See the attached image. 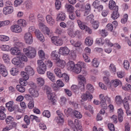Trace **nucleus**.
I'll list each match as a JSON object with an SVG mask.
<instances>
[{
  "label": "nucleus",
  "mask_w": 131,
  "mask_h": 131,
  "mask_svg": "<svg viewBox=\"0 0 131 131\" xmlns=\"http://www.w3.org/2000/svg\"><path fill=\"white\" fill-rule=\"evenodd\" d=\"M25 72H21V75L22 77H26L25 79H28L29 78V75L32 76L34 74L35 72L33 69L30 66L26 67L25 69Z\"/></svg>",
  "instance_id": "obj_1"
},
{
  "label": "nucleus",
  "mask_w": 131,
  "mask_h": 131,
  "mask_svg": "<svg viewBox=\"0 0 131 131\" xmlns=\"http://www.w3.org/2000/svg\"><path fill=\"white\" fill-rule=\"evenodd\" d=\"M23 51L24 53L28 58H34L35 56L36 51L34 48L29 46L24 48Z\"/></svg>",
  "instance_id": "obj_2"
},
{
  "label": "nucleus",
  "mask_w": 131,
  "mask_h": 131,
  "mask_svg": "<svg viewBox=\"0 0 131 131\" xmlns=\"http://www.w3.org/2000/svg\"><path fill=\"white\" fill-rule=\"evenodd\" d=\"M38 67L37 68L38 72L40 74L45 73L46 70V65L41 60H38L37 61Z\"/></svg>",
  "instance_id": "obj_3"
},
{
  "label": "nucleus",
  "mask_w": 131,
  "mask_h": 131,
  "mask_svg": "<svg viewBox=\"0 0 131 131\" xmlns=\"http://www.w3.org/2000/svg\"><path fill=\"white\" fill-rule=\"evenodd\" d=\"M78 78L79 87L80 88L81 90L83 91L85 89L84 83L86 82L85 78L83 76L81 75H78Z\"/></svg>",
  "instance_id": "obj_4"
},
{
  "label": "nucleus",
  "mask_w": 131,
  "mask_h": 131,
  "mask_svg": "<svg viewBox=\"0 0 131 131\" xmlns=\"http://www.w3.org/2000/svg\"><path fill=\"white\" fill-rule=\"evenodd\" d=\"M56 113L58 116L56 117L54 121L58 123L63 122L64 119L62 117L64 116V115L62 112L58 110L56 111Z\"/></svg>",
  "instance_id": "obj_5"
},
{
  "label": "nucleus",
  "mask_w": 131,
  "mask_h": 131,
  "mask_svg": "<svg viewBox=\"0 0 131 131\" xmlns=\"http://www.w3.org/2000/svg\"><path fill=\"white\" fill-rule=\"evenodd\" d=\"M32 36L30 32H27L25 34L24 36V40L26 43L30 44L33 41Z\"/></svg>",
  "instance_id": "obj_6"
},
{
  "label": "nucleus",
  "mask_w": 131,
  "mask_h": 131,
  "mask_svg": "<svg viewBox=\"0 0 131 131\" xmlns=\"http://www.w3.org/2000/svg\"><path fill=\"white\" fill-rule=\"evenodd\" d=\"M51 39L52 42L57 46H61L63 44V41L62 40L57 36L52 37Z\"/></svg>",
  "instance_id": "obj_7"
},
{
  "label": "nucleus",
  "mask_w": 131,
  "mask_h": 131,
  "mask_svg": "<svg viewBox=\"0 0 131 131\" xmlns=\"http://www.w3.org/2000/svg\"><path fill=\"white\" fill-rule=\"evenodd\" d=\"M93 97L92 95L88 91H86L85 94H83L81 96L82 101H86L88 99L91 100Z\"/></svg>",
  "instance_id": "obj_8"
},
{
  "label": "nucleus",
  "mask_w": 131,
  "mask_h": 131,
  "mask_svg": "<svg viewBox=\"0 0 131 131\" xmlns=\"http://www.w3.org/2000/svg\"><path fill=\"white\" fill-rule=\"evenodd\" d=\"M59 50V53L64 56L68 55L70 52L69 49L66 47H61Z\"/></svg>",
  "instance_id": "obj_9"
},
{
  "label": "nucleus",
  "mask_w": 131,
  "mask_h": 131,
  "mask_svg": "<svg viewBox=\"0 0 131 131\" xmlns=\"http://www.w3.org/2000/svg\"><path fill=\"white\" fill-rule=\"evenodd\" d=\"M14 10V8L12 6H6L4 8L3 12L5 15H7L11 14Z\"/></svg>",
  "instance_id": "obj_10"
},
{
  "label": "nucleus",
  "mask_w": 131,
  "mask_h": 131,
  "mask_svg": "<svg viewBox=\"0 0 131 131\" xmlns=\"http://www.w3.org/2000/svg\"><path fill=\"white\" fill-rule=\"evenodd\" d=\"M99 97L100 100V103L102 105V107L103 108H106L107 106L105 103V97H104L103 94H101L99 95Z\"/></svg>",
  "instance_id": "obj_11"
},
{
  "label": "nucleus",
  "mask_w": 131,
  "mask_h": 131,
  "mask_svg": "<svg viewBox=\"0 0 131 131\" xmlns=\"http://www.w3.org/2000/svg\"><path fill=\"white\" fill-rule=\"evenodd\" d=\"M35 33L37 38L40 41L43 42L44 41V37L39 30H36Z\"/></svg>",
  "instance_id": "obj_12"
},
{
  "label": "nucleus",
  "mask_w": 131,
  "mask_h": 131,
  "mask_svg": "<svg viewBox=\"0 0 131 131\" xmlns=\"http://www.w3.org/2000/svg\"><path fill=\"white\" fill-rule=\"evenodd\" d=\"M10 28L12 31L15 32H20L22 31L21 27L17 25H12Z\"/></svg>",
  "instance_id": "obj_13"
},
{
  "label": "nucleus",
  "mask_w": 131,
  "mask_h": 131,
  "mask_svg": "<svg viewBox=\"0 0 131 131\" xmlns=\"http://www.w3.org/2000/svg\"><path fill=\"white\" fill-rule=\"evenodd\" d=\"M0 73L4 77H6L7 75V72L6 67L3 64L1 63H0Z\"/></svg>",
  "instance_id": "obj_14"
},
{
  "label": "nucleus",
  "mask_w": 131,
  "mask_h": 131,
  "mask_svg": "<svg viewBox=\"0 0 131 131\" xmlns=\"http://www.w3.org/2000/svg\"><path fill=\"white\" fill-rule=\"evenodd\" d=\"M56 83L57 84V85L55 84H53V89L54 90L57 91L59 89V88L57 87H62L64 85V83H63L62 82L59 80H57L56 82Z\"/></svg>",
  "instance_id": "obj_15"
},
{
  "label": "nucleus",
  "mask_w": 131,
  "mask_h": 131,
  "mask_svg": "<svg viewBox=\"0 0 131 131\" xmlns=\"http://www.w3.org/2000/svg\"><path fill=\"white\" fill-rule=\"evenodd\" d=\"M66 18V14L62 12H60L57 15L56 19L57 21H64Z\"/></svg>",
  "instance_id": "obj_16"
},
{
  "label": "nucleus",
  "mask_w": 131,
  "mask_h": 131,
  "mask_svg": "<svg viewBox=\"0 0 131 131\" xmlns=\"http://www.w3.org/2000/svg\"><path fill=\"white\" fill-rule=\"evenodd\" d=\"M118 6H116L111 16V17L114 19L117 18L119 16V14L118 12Z\"/></svg>",
  "instance_id": "obj_17"
},
{
  "label": "nucleus",
  "mask_w": 131,
  "mask_h": 131,
  "mask_svg": "<svg viewBox=\"0 0 131 131\" xmlns=\"http://www.w3.org/2000/svg\"><path fill=\"white\" fill-rule=\"evenodd\" d=\"M12 62L13 64L17 66H19L22 63L18 57L13 58L12 60Z\"/></svg>",
  "instance_id": "obj_18"
},
{
  "label": "nucleus",
  "mask_w": 131,
  "mask_h": 131,
  "mask_svg": "<svg viewBox=\"0 0 131 131\" xmlns=\"http://www.w3.org/2000/svg\"><path fill=\"white\" fill-rule=\"evenodd\" d=\"M46 18L47 23L50 25L52 26L54 24V20L50 15H47Z\"/></svg>",
  "instance_id": "obj_19"
},
{
  "label": "nucleus",
  "mask_w": 131,
  "mask_h": 131,
  "mask_svg": "<svg viewBox=\"0 0 131 131\" xmlns=\"http://www.w3.org/2000/svg\"><path fill=\"white\" fill-rule=\"evenodd\" d=\"M47 75L48 78L53 82H56L55 76L53 73L50 71H47Z\"/></svg>",
  "instance_id": "obj_20"
},
{
  "label": "nucleus",
  "mask_w": 131,
  "mask_h": 131,
  "mask_svg": "<svg viewBox=\"0 0 131 131\" xmlns=\"http://www.w3.org/2000/svg\"><path fill=\"white\" fill-rule=\"evenodd\" d=\"M75 66V65L73 61H69L67 64V69L69 70L72 71Z\"/></svg>",
  "instance_id": "obj_21"
},
{
  "label": "nucleus",
  "mask_w": 131,
  "mask_h": 131,
  "mask_svg": "<svg viewBox=\"0 0 131 131\" xmlns=\"http://www.w3.org/2000/svg\"><path fill=\"white\" fill-rule=\"evenodd\" d=\"M38 53L39 57L42 60H44L48 58V56L47 54H45L44 51L42 50H41L38 51Z\"/></svg>",
  "instance_id": "obj_22"
},
{
  "label": "nucleus",
  "mask_w": 131,
  "mask_h": 131,
  "mask_svg": "<svg viewBox=\"0 0 131 131\" xmlns=\"http://www.w3.org/2000/svg\"><path fill=\"white\" fill-rule=\"evenodd\" d=\"M10 52L12 55H18L21 53L20 51L15 47L10 49Z\"/></svg>",
  "instance_id": "obj_23"
},
{
  "label": "nucleus",
  "mask_w": 131,
  "mask_h": 131,
  "mask_svg": "<svg viewBox=\"0 0 131 131\" xmlns=\"http://www.w3.org/2000/svg\"><path fill=\"white\" fill-rule=\"evenodd\" d=\"M58 53L56 50L53 51L51 54V58L53 60L57 61L59 58L60 56L58 55Z\"/></svg>",
  "instance_id": "obj_24"
},
{
  "label": "nucleus",
  "mask_w": 131,
  "mask_h": 131,
  "mask_svg": "<svg viewBox=\"0 0 131 131\" xmlns=\"http://www.w3.org/2000/svg\"><path fill=\"white\" fill-rule=\"evenodd\" d=\"M56 64L58 66L63 68L65 66V62L64 60H60L59 58L56 61Z\"/></svg>",
  "instance_id": "obj_25"
},
{
  "label": "nucleus",
  "mask_w": 131,
  "mask_h": 131,
  "mask_svg": "<svg viewBox=\"0 0 131 131\" xmlns=\"http://www.w3.org/2000/svg\"><path fill=\"white\" fill-rule=\"evenodd\" d=\"M81 70V68L79 64H76L72 71L78 74L80 73Z\"/></svg>",
  "instance_id": "obj_26"
},
{
  "label": "nucleus",
  "mask_w": 131,
  "mask_h": 131,
  "mask_svg": "<svg viewBox=\"0 0 131 131\" xmlns=\"http://www.w3.org/2000/svg\"><path fill=\"white\" fill-rule=\"evenodd\" d=\"M77 31L73 30L71 28H69L67 30L68 34L71 37H74L77 35Z\"/></svg>",
  "instance_id": "obj_27"
},
{
  "label": "nucleus",
  "mask_w": 131,
  "mask_h": 131,
  "mask_svg": "<svg viewBox=\"0 0 131 131\" xmlns=\"http://www.w3.org/2000/svg\"><path fill=\"white\" fill-rule=\"evenodd\" d=\"M54 72L56 75L60 78L62 77L63 74L62 73L60 68L56 67L54 70Z\"/></svg>",
  "instance_id": "obj_28"
},
{
  "label": "nucleus",
  "mask_w": 131,
  "mask_h": 131,
  "mask_svg": "<svg viewBox=\"0 0 131 131\" xmlns=\"http://www.w3.org/2000/svg\"><path fill=\"white\" fill-rule=\"evenodd\" d=\"M65 7L68 11L70 13H72L74 10V7L72 5L69 4H66Z\"/></svg>",
  "instance_id": "obj_29"
},
{
  "label": "nucleus",
  "mask_w": 131,
  "mask_h": 131,
  "mask_svg": "<svg viewBox=\"0 0 131 131\" xmlns=\"http://www.w3.org/2000/svg\"><path fill=\"white\" fill-rule=\"evenodd\" d=\"M17 23L19 26L21 27H25L26 25V21L23 19H20L18 20L17 21Z\"/></svg>",
  "instance_id": "obj_30"
},
{
  "label": "nucleus",
  "mask_w": 131,
  "mask_h": 131,
  "mask_svg": "<svg viewBox=\"0 0 131 131\" xmlns=\"http://www.w3.org/2000/svg\"><path fill=\"white\" fill-rule=\"evenodd\" d=\"M111 84L115 87H116L119 84H121V82L119 80L116 79L113 80L111 81Z\"/></svg>",
  "instance_id": "obj_31"
},
{
  "label": "nucleus",
  "mask_w": 131,
  "mask_h": 131,
  "mask_svg": "<svg viewBox=\"0 0 131 131\" xmlns=\"http://www.w3.org/2000/svg\"><path fill=\"white\" fill-rule=\"evenodd\" d=\"M25 4L27 9H30L32 8V3L30 1L28 0L26 1L25 2Z\"/></svg>",
  "instance_id": "obj_32"
},
{
  "label": "nucleus",
  "mask_w": 131,
  "mask_h": 131,
  "mask_svg": "<svg viewBox=\"0 0 131 131\" xmlns=\"http://www.w3.org/2000/svg\"><path fill=\"white\" fill-rule=\"evenodd\" d=\"M29 91L31 95L35 97H37L38 95V91L34 89L30 88L29 89Z\"/></svg>",
  "instance_id": "obj_33"
},
{
  "label": "nucleus",
  "mask_w": 131,
  "mask_h": 131,
  "mask_svg": "<svg viewBox=\"0 0 131 131\" xmlns=\"http://www.w3.org/2000/svg\"><path fill=\"white\" fill-rule=\"evenodd\" d=\"M93 40L90 37H87L85 39V43L88 46H91L93 43Z\"/></svg>",
  "instance_id": "obj_34"
},
{
  "label": "nucleus",
  "mask_w": 131,
  "mask_h": 131,
  "mask_svg": "<svg viewBox=\"0 0 131 131\" xmlns=\"http://www.w3.org/2000/svg\"><path fill=\"white\" fill-rule=\"evenodd\" d=\"M20 60L21 61V63L23 61L26 62L27 61V58L26 57L24 54L21 53L18 56Z\"/></svg>",
  "instance_id": "obj_35"
},
{
  "label": "nucleus",
  "mask_w": 131,
  "mask_h": 131,
  "mask_svg": "<svg viewBox=\"0 0 131 131\" xmlns=\"http://www.w3.org/2000/svg\"><path fill=\"white\" fill-rule=\"evenodd\" d=\"M37 83L40 86H43L45 83L44 80L42 78H39L37 79Z\"/></svg>",
  "instance_id": "obj_36"
},
{
  "label": "nucleus",
  "mask_w": 131,
  "mask_h": 131,
  "mask_svg": "<svg viewBox=\"0 0 131 131\" xmlns=\"http://www.w3.org/2000/svg\"><path fill=\"white\" fill-rule=\"evenodd\" d=\"M73 112L72 109L70 108H68L64 110V113L67 116Z\"/></svg>",
  "instance_id": "obj_37"
},
{
  "label": "nucleus",
  "mask_w": 131,
  "mask_h": 131,
  "mask_svg": "<svg viewBox=\"0 0 131 131\" xmlns=\"http://www.w3.org/2000/svg\"><path fill=\"white\" fill-rule=\"evenodd\" d=\"M24 45V44L21 42L17 41L14 43V46L15 47L18 49L22 47Z\"/></svg>",
  "instance_id": "obj_38"
},
{
  "label": "nucleus",
  "mask_w": 131,
  "mask_h": 131,
  "mask_svg": "<svg viewBox=\"0 0 131 131\" xmlns=\"http://www.w3.org/2000/svg\"><path fill=\"white\" fill-rule=\"evenodd\" d=\"M23 78H21L20 79V84L22 85L25 86L27 84V83L26 79H25L26 77H23Z\"/></svg>",
  "instance_id": "obj_39"
},
{
  "label": "nucleus",
  "mask_w": 131,
  "mask_h": 131,
  "mask_svg": "<svg viewBox=\"0 0 131 131\" xmlns=\"http://www.w3.org/2000/svg\"><path fill=\"white\" fill-rule=\"evenodd\" d=\"M73 113L74 116L77 118L80 119L82 117V115L80 113L77 111L74 110L73 112Z\"/></svg>",
  "instance_id": "obj_40"
},
{
  "label": "nucleus",
  "mask_w": 131,
  "mask_h": 131,
  "mask_svg": "<svg viewBox=\"0 0 131 131\" xmlns=\"http://www.w3.org/2000/svg\"><path fill=\"white\" fill-rule=\"evenodd\" d=\"M91 23L93 25L94 28L96 29H97L99 27V23L97 21L94 20L91 21Z\"/></svg>",
  "instance_id": "obj_41"
},
{
  "label": "nucleus",
  "mask_w": 131,
  "mask_h": 131,
  "mask_svg": "<svg viewBox=\"0 0 131 131\" xmlns=\"http://www.w3.org/2000/svg\"><path fill=\"white\" fill-rule=\"evenodd\" d=\"M116 4L115 2L113 0H110L109 1V8L112 9L114 7H115Z\"/></svg>",
  "instance_id": "obj_42"
},
{
  "label": "nucleus",
  "mask_w": 131,
  "mask_h": 131,
  "mask_svg": "<svg viewBox=\"0 0 131 131\" xmlns=\"http://www.w3.org/2000/svg\"><path fill=\"white\" fill-rule=\"evenodd\" d=\"M10 48L9 46L7 45H1L0 47L2 50L5 51H8L9 50Z\"/></svg>",
  "instance_id": "obj_43"
},
{
  "label": "nucleus",
  "mask_w": 131,
  "mask_h": 131,
  "mask_svg": "<svg viewBox=\"0 0 131 131\" xmlns=\"http://www.w3.org/2000/svg\"><path fill=\"white\" fill-rule=\"evenodd\" d=\"M16 88L18 91L21 93L24 92L25 90L24 87L19 85L16 86Z\"/></svg>",
  "instance_id": "obj_44"
},
{
  "label": "nucleus",
  "mask_w": 131,
  "mask_h": 131,
  "mask_svg": "<svg viewBox=\"0 0 131 131\" xmlns=\"http://www.w3.org/2000/svg\"><path fill=\"white\" fill-rule=\"evenodd\" d=\"M3 59L5 62H9L10 60L8 54H3Z\"/></svg>",
  "instance_id": "obj_45"
},
{
  "label": "nucleus",
  "mask_w": 131,
  "mask_h": 131,
  "mask_svg": "<svg viewBox=\"0 0 131 131\" xmlns=\"http://www.w3.org/2000/svg\"><path fill=\"white\" fill-rule=\"evenodd\" d=\"M110 71L112 73H115L116 71V67L115 65L113 63H111L109 67Z\"/></svg>",
  "instance_id": "obj_46"
},
{
  "label": "nucleus",
  "mask_w": 131,
  "mask_h": 131,
  "mask_svg": "<svg viewBox=\"0 0 131 131\" xmlns=\"http://www.w3.org/2000/svg\"><path fill=\"white\" fill-rule=\"evenodd\" d=\"M10 72L11 74L14 76L17 75L18 74V71L17 69L13 68L12 69Z\"/></svg>",
  "instance_id": "obj_47"
},
{
  "label": "nucleus",
  "mask_w": 131,
  "mask_h": 131,
  "mask_svg": "<svg viewBox=\"0 0 131 131\" xmlns=\"http://www.w3.org/2000/svg\"><path fill=\"white\" fill-rule=\"evenodd\" d=\"M92 63V66L95 67H98L99 63L97 59L95 58L93 59Z\"/></svg>",
  "instance_id": "obj_48"
},
{
  "label": "nucleus",
  "mask_w": 131,
  "mask_h": 131,
  "mask_svg": "<svg viewBox=\"0 0 131 131\" xmlns=\"http://www.w3.org/2000/svg\"><path fill=\"white\" fill-rule=\"evenodd\" d=\"M54 94L53 93H51L47 94V95L48 99L52 101H53L54 97Z\"/></svg>",
  "instance_id": "obj_49"
},
{
  "label": "nucleus",
  "mask_w": 131,
  "mask_h": 131,
  "mask_svg": "<svg viewBox=\"0 0 131 131\" xmlns=\"http://www.w3.org/2000/svg\"><path fill=\"white\" fill-rule=\"evenodd\" d=\"M9 40V38L5 36L1 35H0V41H6Z\"/></svg>",
  "instance_id": "obj_50"
},
{
  "label": "nucleus",
  "mask_w": 131,
  "mask_h": 131,
  "mask_svg": "<svg viewBox=\"0 0 131 131\" xmlns=\"http://www.w3.org/2000/svg\"><path fill=\"white\" fill-rule=\"evenodd\" d=\"M118 77L120 78H122L124 77L125 75L124 72L122 71H118L117 73Z\"/></svg>",
  "instance_id": "obj_51"
},
{
  "label": "nucleus",
  "mask_w": 131,
  "mask_h": 131,
  "mask_svg": "<svg viewBox=\"0 0 131 131\" xmlns=\"http://www.w3.org/2000/svg\"><path fill=\"white\" fill-rule=\"evenodd\" d=\"M55 5L56 9L59 10L61 6V3L60 1L57 0L55 3Z\"/></svg>",
  "instance_id": "obj_52"
},
{
  "label": "nucleus",
  "mask_w": 131,
  "mask_h": 131,
  "mask_svg": "<svg viewBox=\"0 0 131 131\" xmlns=\"http://www.w3.org/2000/svg\"><path fill=\"white\" fill-rule=\"evenodd\" d=\"M24 121L27 125H29L30 123V117L27 115L25 116L24 118Z\"/></svg>",
  "instance_id": "obj_53"
},
{
  "label": "nucleus",
  "mask_w": 131,
  "mask_h": 131,
  "mask_svg": "<svg viewBox=\"0 0 131 131\" xmlns=\"http://www.w3.org/2000/svg\"><path fill=\"white\" fill-rule=\"evenodd\" d=\"M86 89L91 93H93L94 90L93 86L90 84H88L87 85Z\"/></svg>",
  "instance_id": "obj_54"
},
{
  "label": "nucleus",
  "mask_w": 131,
  "mask_h": 131,
  "mask_svg": "<svg viewBox=\"0 0 131 131\" xmlns=\"http://www.w3.org/2000/svg\"><path fill=\"white\" fill-rule=\"evenodd\" d=\"M23 2V0H15L14 2V5L17 7L20 5Z\"/></svg>",
  "instance_id": "obj_55"
},
{
  "label": "nucleus",
  "mask_w": 131,
  "mask_h": 131,
  "mask_svg": "<svg viewBox=\"0 0 131 131\" xmlns=\"http://www.w3.org/2000/svg\"><path fill=\"white\" fill-rule=\"evenodd\" d=\"M124 107L126 111V113L127 115H130L131 114V111L129 110V105H124Z\"/></svg>",
  "instance_id": "obj_56"
},
{
  "label": "nucleus",
  "mask_w": 131,
  "mask_h": 131,
  "mask_svg": "<svg viewBox=\"0 0 131 131\" xmlns=\"http://www.w3.org/2000/svg\"><path fill=\"white\" fill-rule=\"evenodd\" d=\"M96 41L97 43L100 44L102 45H103L104 43V40L102 38L96 39Z\"/></svg>",
  "instance_id": "obj_57"
},
{
  "label": "nucleus",
  "mask_w": 131,
  "mask_h": 131,
  "mask_svg": "<svg viewBox=\"0 0 131 131\" xmlns=\"http://www.w3.org/2000/svg\"><path fill=\"white\" fill-rule=\"evenodd\" d=\"M42 115L43 116L48 118H49L50 116V113L48 110H45L42 113Z\"/></svg>",
  "instance_id": "obj_58"
},
{
  "label": "nucleus",
  "mask_w": 131,
  "mask_h": 131,
  "mask_svg": "<svg viewBox=\"0 0 131 131\" xmlns=\"http://www.w3.org/2000/svg\"><path fill=\"white\" fill-rule=\"evenodd\" d=\"M128 15L127 14H125L123 16V17L122 18L121 20V22L123 24H124L126 22L128 18Z\"/></svg>",
  "instance_id": "obj_59"
},
{
  "label": "nucleus",
  "mask_w": 131,
  "mask_h": 131,
  "mask_svg": "<svg viewBox=\"0 0 131 131\" xmlns=\"http://www.w3.org/2000/svg\"><path fill=\"white\" fill-rule=\"evenodd\" d=\"M116 101L117 104H120L123 102V100L120 96H116L115 97Z\"/></svg>",
  "instance_id": "obj_60"
},
{
  "label": "nucleus",
  "mask_w": 131,
  "mask_h": 131,
  "mask_svg": "<svg viewBox=\"0 0 131 131\" xmlns=\"http://www.w3.org/2000/svg\"><path fill=\"white\" fill-rule=\"evenodd\" d=\"M123 64L124 68L126 69H127L129 68V62L127 60H124Z\"/></svg>",
  "instance_id": "obj_61"
},
{
  "label": "nucleus",
  "mask_w": 131,
  "mask_h": 131,
  "mask_svg": "<svg viewBox=\"0 0 131 131\" xmlns=\"http://www.w3.org/2000/svg\"><path fill=\"white\" fill-rule=\"evenodd\" d=\"M113 26L111 24H108L106 25V29L109 31H111L113 30Z\"/></svg>",
  "instance_id": "obj_62"
},
{
  "label": "nucleus",
  "mask_w": 131,
  "mask_h": 131,
  "mask_svg": "<svg viewBox=\"0 0 131 131\" xmlns=\"http://www.w3.org/2000/svg\"><path fill=\"white\" fill-rule=\"evenodd\" d=\"M100 2L97 0H96L92 3V5L94 7L96 8L99 6Z\"/></svg>",
  "instance_id": "obj_63"
},
{
  "label": "nucleus",
  "mask_w": 131,
  "mask_h": 131,
  "mask_svg": "<svg viewBox=\"0 0 131 131\" xmlns=\"http://www.w3.org/2000/svg\"><path fill=\"white\" fill-rule=\"evenodd\" d=\"M87 55L86 54H83V56L85 62H90V60Z\"/></svg>",
  "instance_id": "obj_64"
}]
</instances>
